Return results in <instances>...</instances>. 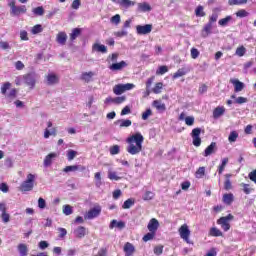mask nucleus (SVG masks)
I'll list each match as a JSON object with an SVG mask.
<instances>
[{
    "label": "nucleus",
    "mask_w": 256,
    "mask_h": 256,
    "mask_svg": "<svg viewBox=\"0 0 256 256\" xmlns=\"http://www.w3.org/2000/svg\"><path fill=\"white\" fill-rule=\"evenodd\" d=\"M143 141H145V138L141 132L129 136L126 140V143H128L126 148L127 153L130 155H139L143 151Z\"/></svg>",
    "instance_id": "1"
},
{
    "label": "nucleus",
    "mask_w": 256,
    "mask_h": 256,
    "mask_svg": "<svg viewBox=\"0 0 256 256\" xmlns=\"http://www.w3.org/2000/svg\"><path fill=\"white\" fill-rule=\"evenodd\" d=\"M33 187H35V175L28 174L26 180L20 185V191L24 193L27 191H33Z\"/></svg>",
    "instance_id": "2"
},
{
    "label": "nucleus",
    "mask_w": 256,
    "mask_h": 256,
    "mask_svg": "<svg viewBox=\"0 0 256 256\" xmlns=\"http://www.w3.org/2000/svg\"><path fill=\"white\" fill-rule=\"evenodd\" d=\"M15 3V0H8V6L11 9V15L18 17V15H21L22 13H27V6H16Z\"/></svg>",
    "instance_id": "3"
},
{
    "label": "nucleus",
    "mask_w": 256,
    "mask_h": 256,
    "mask_svg": "<svg viewBox=\"0 0 256 256\" xmlns=\"http://www.w3.org/2000/svg\"><path fill=\"white\" fill-rule=\"evenodd\" d=\"M131 89H135V84H117L113 87V93L114 95H123L125 91H131Z\"/></svg>",
    "instance_id": "4"
},
{
    "label": "nucleus",
    "mask_w": 256,
    "mask_h": 256,
    "mask_svg": "<svg viewBox=\"0 0 256 256\" xmlns=\"http://www.w3.org/2000/svg\"><path fill=\"white\" fill-rule=\"evenodd\" d=\"M179 235L183 241L186 243L190 244L191 241L189 240V237H191V230H189V226L187 224H183L179 229H178Z\"/></svg>",
    "instance_id": "5"
},
{
    "label": "nucleus",
    "mask_w": 256,
    "mask_h": 256,
    "mask_svg": "<svg viewBox=\"0 0 256 256\" xmlns=\"http://www.w3.org/2000/svg\"><path fill=\"white\" fill-rule=\"evenodd\" d=\"M25 84L29 89H35V84L37 83V74L35 72L28 73L23 76Z\"/></svg>",
    "instance_id": "6"
},
{
    "label": "nucleus",
    "mask_w": 256,
    "mask_h": 256,
    "mask_svg": "<svg viewBox=\"0 0 256 256\" xmlns=\"http://www.w3.org/2000/svg\"><path fill=\"white\" fill-rule=\"evenodd\" d=\"M194 147H201V128H194L191 132Z\"/></svg>",
    "instance_id": "7"
},
{
    "label": "nucleus",
    "mask_w": 256,
    "mask_h": 256,
    "mask_svg": "<svg viewBox=\"0 0 256 256\" xmlns=\"http://www.w3.org/2000/svg\"><path fill=\"white\" fill-rule=\"evenodd\" d=\"M153 31V24L137 25L136 32L138 35H149Z\"/></svg>",
    "instance_id": "8"
},
{
    "label": "nucleus",
    "mask_w": 256,
    "mask_h": 256,
    "mask_svg": "<svg viewBox=\"0 0 256 256\" xmlns=\"http://www.w3.org/2000/svg\"><path fill=\"white\" fill-rule=\"evenodd\" d=\"M57 135V129L53 128V123L51 121L47 122V128L44 131V139H49V137H55Z\"/></svg>",
    "instance_id": "9"
},
{
    "label": "nucleus",
    "mask_w": 256,
    "mask_h": 256,
    "mask_svg": "<svg viewBox=\"0 0 256 256\" xmlns=\"http://www.w3.org/2000/svg\"><path fill=\"white\" fill-rule=\"evenodd\" d=\"M99 215H101V206H96L86 213L84 219H95V217H99Z\"/></svg>",
    "instance_id": "10"
},
{
    "label": "nucleus",
    "mask_w": 256,
    "mask_h": 256,
    "mask_svg": "<svg viewBox=\"0 0 256 256\" xmlns=\"http://www.w3.org/2000/svg\"><path fill=\"white\" fill-rule=\"evenodd\" d=\"M230 83L234 86L235 93H241L245 89V83L241 82L239 79L232 78Z\"/></svg>",
    "instance_id": "11"
},
{
    "label": "nucleus",
    "mask_w": 256,
    "mask_h": 256,
    "mask_svg": "<svg viewBox=\"0 0 256 256\" xmlns=\"http://www.w3.org/2000/svg\"><path fill=\"white\" fill-rule=\"evenodd\" d=\"M57 157H59V153L57 152H52L50 154H48L45 158H44V167H51V165L53 164V161H55V159H57Z\"/></svg>",
    "instance_id": "12"
},
{
    "label": "nucleus",
    "mask_w": 256,
    "mask_h": 256,
    "mask_svg": "<svg viewBox=\"0 0 256 256\" xmlns=\"http://www.w3.org/2000/svg\"><path fill=\"white\" fill-rule=\"evenodd\" d=\"M46 84L57 85L59 83V76L55 73H49L45 76Z\"/></svg>",
    "instance_id": "13"
},
{
    "label": "nucleus",
    "mask_w": 256,
    "mask_h": 256,
    "mask_svg": "<svg viewBox=\"0 0 256 256\" xmlns=\"http://www.w3.org/2000/svg\"><path fill=\"white\" fill-rule=\"evenodd\" d=\"M189 71H191V69H189V68H187V67L179 68V69L172 75V79H179V77H185V75H187V73H189Z\"/></svg>",
    "instance_id": "14"
},
{
    "label": "nucleus",
    "mask_w": 256,
    "mask_h": 256,
    "mask_svg": "<svg viewBox=\"0 0 256 256\" xmlns=\"http://www.w3.org/2000/svg\"><path fill=\"white\" fill-rule=\"evenodd\" d=\"M85 169L83 165H71L65 167V173H77V171H85Z\"/></svg>",
    "instance_id": "15"
},
{
    "label": "nucleus",
    "mask_w": 256,
    "mask_h": 256,
    "mask_svg": "<svg viewBox=\"0 0 256 256\" xmlns=\"http://www.w3.org/2000/svg\"><path fill=\"white\" fill-rule=\"evenodd\" d=\"M123 251L125 253V256H133V254L135 253V246H133V244L130 242H126L124 244Z\"/></svg>",
    "instance_id": "16"
},
{
    "label": "nucleus",
    "mask_w": 256,
    "mask_h": 256,
    "mask_svg": "<svg viewBox=\"0 0 256 256\" xmlns=\"http://www.w3.org/2000/svg\"><path fill=\"white\" fill-rule=\"evenodd\" d=\"M125 67H127V62L122 60L118 63H113L112 65H110L109 69L111 71H121V70L125 69Z\"/></svg>",
    "instance_id": "17"
},
{
    "label": "nucleus",
    "mask_w": 256,
    "mask_h": 256,
    "mask_svg": "<svg viewBox=\"0 0 256 256\" xmlns=\"http://www.w3.org/2000/svg\"><path fill=\"white\" fill-rule=\"evenodd\" d=\"M74 235L77 239H83L87 235V228L83 226H79L74 230Z\"/></svg>",
    "instance_id": "18"
},
{
    "label": "nucleus",
    "mask_w": 256,
    "mask_h": 256,
    "mask_svg": "<svg viewBox=\"0 0 256 256\" xmlns=\"http://www.w3.org/2000/svg\"><path fill=\"white\" fill-rule=\"evenodd\" d=\"M148 230L153 233H157V229H159V221L155 218H152L148 223Z\"/></svg>",
    "instance_id": "19"
},
{
    "label": "nucleus",
    "mask_w": 256,
    "mask_h": 256,
    "mask_svg": "<svg viewBox=\"0 0 256 256\" xmlns=\"http://www.w3.org/2000/svg\"><path fill=\"white\" fill-rule=\"evenodd\" d=\"M217 151V143L211 142V144L204 150V157H209Z\"/></svg>",
    "instance_id": "20"
},
{
    "label": "nucleus",
    "mask_w": 256,
    "mask_h": 256,
    "mask_svg": "<svg viewBox=\"0 0 256 256\" xmlns=\"http://www.w3.org/2000/svg\"><path fill=\"white\" fill-rule=\"evenodd\" d=\"M217 225H220L221 229H223V231L227 232L229 231V229H231V224L225 220V218H219L217 220Z\"/></svg>",
    "instance_id": "21"
},
{
    "label": "nucleus",
    "mask_w": 256,
    "mask_h": 256,
    "mask_svg": "<svg viewBox=\"0 0 256 256\" xmlns=\"http://www.w3.org/2000/svg\"><path fill=\"white\" fill-rule=\"evenodd\" d=\"M224 177V189L225 191H231V189H233V184L231 183V177H233V174H225Z\"/></svg>",
    "instance_id": "22"
},
{
    "label": "nucleus",
    "mask_w": 256,
    "mask_h": 256,
    "mask_svg": "<svg viewBox=\"0 0 256 256\" xmlns=\"http://www.w3.org/2000/svg\"><path fill=\"white\" fill-rule=\"evenodd\" d=\"M222 201L225 205H231L235 201V196L233 193H226L223 195Z\"/></svg>",
    "instance_id": "23"
},
{
    "label": "nucleus",
    "mask_w": 256,
    "mask_h": 256,
    "mask_svg": "<svg viewBox=\"0 0 256 256\" xmlns=\"http://www.w3.org/2000/svg\"><path fill=\"white\" fill-rule=\"evenodd\" d=\"M221 115H225V107L218 106L213 110V118L219 119V117H221Z\"/></svg>",
    "instance_id": "24"
},
{
    "label": "nucleus",
    "mask_w": 256,
    "mask_h": 256,
    "mask_svg": "<svg viewBox=\"0 0 256 256\" xmlns=\"http://www.w3.org/2000/svg\"><path fill=\"white\" fill-rule=\"evenodd\" d=\"M94 75H95V73H93L92 71L84 72L81 75V80L84 81L85 83H91V81H93Z\"/></svg>",
    "instance_id": "25"
},
{
    "label": "nucleus",
    "mask_w": 256,
    "mask_h": 256,
    "mask_svg": "<svg viewBox=\"0 0 256 256\" xmlns=\"http://www.w3.org/2000/svg\"><path fill=\"white\" fill-rule=\"evenodd\" d=\"M152 105H153V107H155V109H157V111H166L167 110L165 103H163L161 100H154Z\"/></svg>",
    "instance_id": "26"
},
{
    "label": "nucleus",
    "mask_w": 256,
    "mask_h": 256,
    "mask_svg": "<svg viewBox=\"0 0 256 256\" xmlns=\"http://www.w3.org/2000/svg\"><path fill=\"white\" fill-rule=\"evenodd\" d=\"M93 51H97L98 53H107V46L103 44L95 43L92 46Z\"/></svg>",
    "instance_id": "27"
},
{
    "label": "nucleus",
    "mask_w": 256,
    "mask_h": 256,
    "mask_svg": "<svg viewBox=\"0 0 256 256\" xmlns=\"http://www.w3.org/2000/svg\"><path fill=\"white\" fill-rule=\"evenodd\" d=\"M210 237H223V232L219 230L217 227H212L209 230Z\"/></svg>",
    "instance_id": "28"
},
{
    "label": "nucleus",
    "mask_w": 256,
    "mask_h": 256,
    "mask_svg": "<svg viewBox=\"0 0 256 256\" xmlns=\"http://www.w3.org/2000/svg\"><path fill=\"white\" fill-rule=\"evenodd\" d=\"M227 163H229V158H223L221 164L218 166L217 169L219 175H223V171H225Z\"/></svg>",
    "instance_id": "29"
},
{
    "label": "nucleus",
    "mask_w": 256,
    "mask_h": 256,
    "mask_svg": "<svg viewBox=\"0 0 256 256\" xmlns=\"http://www.w3.org/2000/svg\"><path fill=\"white\" fill-rule=\"evenodd\" d=\"M109 227L110 229H114V227H117L118 229H125V222L123 221L117 222V220H112Z\"/></svg>",
    "instance_id": "30"
},
{
    "label": "nucleus",
    "mask_w": 256,
    "mask_h": 256,
    "mask_svg": "<svg viewBox=\"0 0 256 256\" xmlns=\"http://www.w3.org/2000/svg\"><path fill=\"white\" fill-rule=\"evenodd\" d=\"M138 9H139V11H142V13H147V12L151 11V5H149V3H147V2L139 3Z\"/></svg>",
    "instance_id": "31"
},
{
    "label": "nucleus",
    "mask_w": 256,
    "mask_h": 256,
    "mask_svg": "<svg viewBox=\"0 0 256 256\" xmlns=\"http://www.w3.org/2000/svg\"><path fill=\"white\" fill-rule=\"evenodd\" d=\"M232 19V16H226L225 18H222L218 21V25H220V27H227V25H229V22L232 21Z\"/></svg>",
    "instance_id": "32"
},
{
    "label": "nucleus",
    "mask_w": 256,
    "mask_h": 256,
    "mask_svg": "<svg viewBox=\"0 0 256 256\" xmlns=\"http://www.w3.org/2000/svg\"><path fill=\"white\" fill-rule=\"evenodd\" d=\"M77 155H79V152L73 150V149H69L66 153V157L68 161H73V159H75V157H77Z\"/></svg>",
    "instance_id": "33"
},
{
    "label": "nucleus",
    "mask_w": 256,
    "mask_h": 256,
    "mask_svg": "<svg viewBox=\"0 0 256 256\" xmlns=\"http://www.w3.org/2000/svg\"><path fill=\"white\" fill-rule=\"evenodd\" d=\"M11 89V82H5L2 84L0 91L2 95H7V91Z\"/></svg>",
    "instance_id": "34"
},
{
    "label": "nucleus",
    "mask_w": 256,
    "mask_h": 256,
    "mask_svg": "<svg viewBox=\"0 0 256 256\" xmlns=\"http://www.w3.org/2000/svg\"><path fill=\"white\" fill-rule=\"evenodd\" d=\"M155 235L156 232H148L143 236L142 241H144V243H147V241H153V239H155Z\"/></svg>",
    "instance_id": "35"
},
{
    "label": "nucleus",
    "mask_w": 256,
    "mask_h": 256,
    "mask_svg": "<svg viewBox=\"0 0 256 256\" xmlns=\"http://www.w3.org/2000/svg\"><path fill=\"white\" fill-rule=\"evenodd\" d=\"M245 53H247V48H245V46H239L235 51L237 57H244Z\"/></svg>",
    "instance_id": "36"
},
{
    "label": "nucleus",
    "mask_w": 256,
    "mask_h": 256,
    "mask_svg": "<svg viewBox=\"0 0 256 256\" xmlns=\"http://www.w3.org/2000/svg\"><path fill=\"white\" fill-rule=\"evenodd\" d=\"M196 179H203L205 177V167H199L195 173Z\"/></svg>",
    "instance_id": "37"
},
{
    "label": "nucleus",
    "mask_w": 256,
    "mask_h": 256,
    "mask_svg": "<svg viewBox=\"0 0 256 256\" xmlns=\"http://www.w3.org/2000/svg\"><path fill=\"white\" fill-rule=\"evenodd\" d=\"M133 205H135V200L129 198L126 201H124V203L122 205V209H131V207H133Z\"/></svg>",
    "instance_id": "38"
},
{
    "label": "nucleus",
    "mask_w": 256,
    "mask_h": 256,
    "mask_svg": "<svg viewBox=\"0 0 256 256\" xmlns=\"http://www.w3.org/2000/svg\"><path fill=\"white\" fill-rule=\"evenodd\" d=\"M79 35H81V28H74L72 30V33L70 34V39L72 41H75V39H77V37H79Z\"/></svg>",
    "instance_id": "39"
},
{
    "label": "nucleus",
    "mask_w": 256,
    "mask_h": 256,
    "mask_svg": "<svg viewBox=\"0 0 256 256\" xmlns=\"http://www.w3.org/2000/svg\"><path fill=\"white\" fill-rule=\"evenodd\" d=\"M18 251L20 253V256H27V253H28L27 245L19 244Z\"/></svg>",
    "instance_id": "40"
},
{
    "label": "nucleus",
    "mask_w": 256,
    "mask_h": 256,
    "mask_svg": "<svg viewBox=\"0 0 256 256\" xmlns=\"http://www.w3.org/2000/svg\"><path fill=\"white\" fill-rule=\"evenodd\" d=\"M108 179L110 181H120L121 177L117 175V172L108 171Z\"/></svg>",
    "instance_id": "41"
},
{
    "label": "nucleus",
    "mask_w": 256,
    "mask_h": 256,
    "mask_svg": "<svg viewBox=\"0 0 256 256\" xmlns=\"http://www.w3.org/2000/svg\"><path fill=\"white\" fill-rule=\"evenodd\" d=\"M42 32H43V26H41V24H37L33 26L31 29L32 35H38V33H42Z\"/></svg>",
    "instance_id": "42"
},
{
    "label": "nucleus",
    "mask_w": 256,
    "mask_h": 256,
    "mask_svg": "<svg viewBox=\"0 0 256 256\" xmlns=\"http://www.w3.org/2000/svg\"><path fill=\"white\" fill-rule=\"evenodd\" d=\"M238 138H239V133H237V131H232L230 132L228 141L229 143H235V141H237Z\"/></svg>",
    "instance_id": "43"
},
{
    "label": "nucleus",
    "mask_w": 256,
    "mask_h": 256,
    "mask_svg": "<svg viewBox=\"0 0 256 256\" xmlns=\"http://www.w3.org/2000/svg\"><path fill=\"white\" fill-rule=\"evenodd\" d=\"M32 13L41 17L45 15V9H43V6H38L36 8H33Z\"/></svg>",
    "instance_id": "44"
},
{
    "label": "nucleus",
    "mask_w": 256,
    "mask_h": 256,
    "mask_svg": "<svg viewBox=\"0 0 256 256\" xmlns=\"http://www.w3.org/2000/svg\"><path fill=\"white\" fill-rule=\"evenodd\" d=\"M162 89H163V83L158 82L155 84L154 88L152 89V92H154L155 95H159V93H161Z\"/></svg>",
    "instance_id": "45"
},
{
    "label": "nucleus",
    "mask_w": 256,
    "mask_h": 256,
    "mask_svg": "<svg viewBox=\"0 0 256 256\" xmlns=\"http://www.w3.org/2000/svg\"><path fill=\"white\" fill-rule=\"evenodd\" d=\"M169 72V68L166 65L160 66L156 70V75H165V73Z\"/></svg>",
    "instance_id": "46"
},
{
    "label": "nucleus",
    "mask_w": 256,
    "mask_h": 256,
    "mask_svg": "<svg viewBox=\"0 0 256 256\" xmlns=\"http://www.w3.org/2000/svg\"><path fill=\"white\" fill-rule=\"evenodd\" d=\"M5 97L6 99H8V101H13V99L17 97V90L16 89L10 90V92L6 94Z\"/></svg>",
    "instance_id": "47"
},
{
    "label": "nucleus",
    "mask_w": 256,
    "mask_h": 256,
    "mask_svg": "<svg viewBox=\"0 0 256 256\" xmlns=\"http://www.w3.org/2000/svg\"><path fill=\"white\" fill-rule=\"evenodd\" d=\"M118 3L121 7H131L135 5V2H132L131 0H119Z\"/></svg>",
    "instance_id": "48"
},
{
    "label": "nucleus",
    "mask_w": 256,
    "mask_h": 256,
    "mask_svg": "<svg viewBox=\"0 0 256 256\" xmlns=\"http://www.w3.org/2000/svg\"><path fill=\"white\" fill-rule=\"evenodd\" d=\"M116 123H120V127H131L132 123L131 120L125 119V120H118Z\"/></svg>",
    "instance_id": "49"
},
{
    "label": "nucleus",
    "mask_w": 256,
    "mask_h": 256,
    "mask_svg": "<svg viewBox=\"0 0 256 256\" xmlns=\"http://www.w3.org/2000/svg\"><path fill=\"white\" fill-rule=\"evenodd\" d=\"M211 29H213V24L208 22V23L204 26V28H203V31H204V33H205L204 37H207L208 35H210Z\"/></svg>",
    "instance_id": "50"
},
{
    "label": "nucleus",
    "mask_w": 256,
    "mask_h": 256,
    "mask_svg": "<svg viewBox=\"0 0 256 256\" xmlns=\"http://www.w3.org/2000/svg\"><path fill=\"white\" fill-rule=\"evenodd\" d=\"M151 115H153V111L150 108L146 109V111L142 113L143 121H147Z\"/></svg>",
    "instance_id": "51"
},
{
    "label": "nucleus",
    "mask_w": 256,
    "mask_h": 256,
    "mask_svg": "<svg viewBox=\"0 0 256 256\" xmlns=\"http://www.w3.org/2000/svg\"><path fill=\"white\" fill-rule=\"evenodd\" d=\"M203 6L199 5L195 10L196 17H205V11H203Z\"/></svg>",
    "instance_id": "52"
},
{
    "label": "nucleus",
    "mask_w": 256,
    "mask_h": 256,
    "mask_svg": "<svg viewBox=\"0 0 256 256\" xmlns=\"http://www.w3.org/2000/svg\"><path fill=\"white\" fill-rule=\"evenodd\" d=\"M155 197V193H153L152 191H146L144 196H143V200L144 201H151V199H153Z\"/></svg>",
    "instance_id": "53"
},
{
    "label": "nucleus",
    "mask_w": 256,
    "mask_h": 256,
    "mask_svg": "<svg viewBox=\"0 0 256 256\" xmlns=\"http://www.w3.org/2000/svg\"><path fill=\"white\" fill-rule=\"evenodd\" d=\"M236 17H240L241 19H243V17H249V12L245 9L238 10L236 12Z\"/></svg>",
    "instance_id": "54"
},
{
    "label": "nucleus",
    "mask_w": 256,
    "mask_h": 256,
    "mask_svg": "<svg viewBox=\"0 0 256 256\" xmlns=\"http://www.w3.org/2000/svg\"><path fill=\"white\" fill-rule=\"evenodd\" d=\"M110 22L113 23L114 25H119L121 23V15L116 14L111 17Z\"/></svg>",
    "instance_id": "55"
},
{
    "label": "nucleus",
    "mask_w": 256,
    "mask_h": 256,
    "mask_svg": "<svg viewBox=\"0 0 256 256\" xmlns=\"http://www.w3.org/2000/svg\"><path fill=\"white\" fill-rule=\"evenodd\" d=\"M247 3V0H229L228 4L233 5H245Z\"/></svg>",
    "instance_id": "56"
},
{
    "label": "nucleus",
    "mask_w": 256,
    "mask_h": 256,
    "mask_svg": "<svg viewBox=\"0 0 256 256\" xmlns=\"http://www.w3.org/2000/svg\"><path fill=\"white\" fill-rule=\"evenodd\" d=\"M126 99L125 96H118L113 99V103H115V105H121V103H125Z\"/></svg>",
    "instance_id": "57"
},
{
    "label": "nucleus",
    "mask_w": 256,
    "mask_h": 256,
    "mask_svg": "<svg viewBox=\"0 0 256 256\" xmlns=\"http://www.w3.org/2000/svg\"><path fill=\"white\" fill-rule=\"evenodd\" d=\"M185 124L188 125V127H191L195 124V117L193 116H187L185 118Z\"/></svg>",
    "instance_id": "58"
},
{
    "label": "nucleus",
    "mask_w": 256,
    "mask_h": 256,
    "mask_svg": "<svg viewBox=\"0 0 256 256\" xmlns=\"http://www.w3.org/2000/svg\"><path fill=\"white\" fill-rule=\"evenodd\" d=\"M57 41L58 43H60L61 45H65V33L64 32H60L57 35Z\"/></svg>",
    "instance_id": "59"
},
{
    "label": "nucleus",
    "mask_w": 256,
    "mask_h": 256,
    "mask_svg": "<svg viewBox=\"0 0 256 256\" xmlns=\"http://www.w3.org/2000/svg\"><path fill=\"white\" fill-rule=\"evenodd\" d=\"M120 148L119 145H114L110 147V155H119Z\"/></svg>",
    "instance_id": "60"
},
{
    "label": "nucleus",
    "mask_w": 256,
    "mask_h": 256,
    "mask_svg": "<svg viewBox=\"0 0 256 256\" xmlns=\"http://www.w3.org/2000/svg\"><path fill=\"white\" fill-rule=\"evenodd\" d=\"M1 219L3 223H9V221H11V215H9L7 212H4L1 214Z\"/></svg>",
    "instance_id": "61"
},
{
    "label": "nucleus",
    "mask_w": 256,
    "mask_h": 256,
    "mask_svg": "<svg viewBox=\"0 0 256 256\" xmlns=\"http://www.w3.org/2000/svg\"><path fill=\"white\" fill-rule=\"evenodd\" d=\"M241 187H243V191H244L245 195H249L253 191L252 188H249L250 187L249 184L242 183Z\"/></svg>",
    "instance_id": "62"
},
{
    "label": "nucleus",
    "mask_w": 256,
    "mask_h": 256,
    "mask_svg": "<svg viewBox=\"0 0 256 256\" xmlns=\"http://www.w3.org/2000/svg\"><path fill=\"white\" fill-rule=\"evenodd\" d=\"M154 254L162 255L163 254V245H158V246L154 247Z\"/></svg>",
    "instance_id": "63"
},
{
    "label": "nucleus",
    "mask_w": 256,
    "mask_h": 256,
    "mask_svg": "<svg viewBox=\"0 0 256 256\" xmlns=\"http://www.w3.org/2000/svg\"><path fill=\"white\" fill-rule=\"evenodd\" d=\"M248 177H249L250 181H253V183H256V169L253 170L252 172H250L248 174Z\"/></svg>",
    "instance_id": "64"
}]
</instances>
